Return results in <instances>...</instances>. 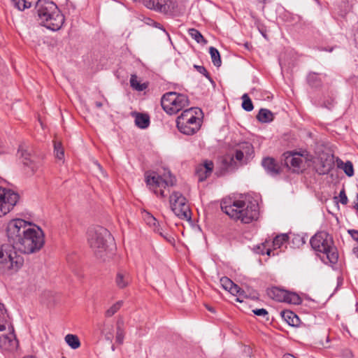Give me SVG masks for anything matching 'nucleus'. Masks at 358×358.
<instances>
[{
    "label": "nucleus",
    "instance_id": "f257e3e1",
    "mask_svg": "<svg viewBox=\"0 0 358 358\" xmlns=\"http://www.w3.org/2000/svg\"><path fill=\"white\" fill-rule=\"evenodd\" d=\"M8 243L0 245V275L13 274L24 264L23 254H33L41 250L45 235L38 226L22 219L10 220L6 229Z\"/></svg>",
    "mask_w": 358,
    "mask_h": 358
},
{
    "label": "nucleus",
    "instance_id": "f03ea898",
    "mask_svg": "<svg viewBox=\"0 0 358 358\" xmlns=\"http://www.w3.org/2000/svg\"><path fill=\"white\" fill-rule=\"evenodd\" d=\"M222 210L235 220L248 224L257 219L259 206L255 201L235 199L224 201L221 204Z\"/></svg>",
    "mask_w": 358,
    "mask_h": 358
},
{
    "label": "nucleus",
    "instance_id": "7ed1b4c3",
    "mask_svg": "<svg viewBox=\"0 0 358 358\" xmlns=\"http://www.w3.org/2000/svg\"><path fill=\"white\" fill-rule=\"evenodd\" d=\"M36 7L41 25L52 31H57L62 27L64 17L54 2L39 1Z\"/></svg>",
    "mask_w": 358,
    "mask_h": 358
},
{
    "label": "nucleus",
    "instance_id": "20e7f679",
    "mask_svg": "<svg viewBox=\"0 0 358 358\" xmlns=\"http://www.w3.org/2000/svg\"><path fill=\"white\" fill-rule=\"evenodd\" d=\"M111 240L108 230L100 226L92 227L87 231V241L96 257L106 260L109 255L108 243Z\"/></svg>",
    "mask_w": 358,
    "mask_h": 358
},
{
    "label": "nucleus",
    "instance_id": "39448f33",
    "mask_svg": "<svg viewBox=\"0 0 358 358\" xmlns=\"http://www.w3.org/2000/svg\"><path fill=\"white\" fill-rule=\"evenodd\" d=\"M145 180L148 188L154 192L155 194L162 198L166 196L163 188L172 187L176 185V178L169 171L164 170L163 175L155 171H146Z\"/></svg>",
    "mask_w": 358,
    "mask_h": 358
},
{
    "label": "nucleus",
    "instance_id": "423d86ee",
    "mask_svg": "<svg viewBox=\"0 0 358 358\" xmlns=\"http://www.w3.org/2000/svg\"><path fill=\"white\" fill-rule=\"evenodd\" d=\"M310 243L313 250L322 252L330 263L337 262L338 255L334 246L333 238L327 232L322 231L315 234Z\"/></svg>",
    "mask_w": 358,
    "mask_h": 358
},
{
    "label": "nucleus",
    "instance_id": "0eeeda50",
    "mask_svg": "<svg viewBox=\"0 0 358 358\" xmlns=\"http://www.w3.org/2000/svg\"><path fill=\"white\" fill-rule=\"evenodd\" d=\"M162 108L169 115H173L189 106V99L183 94L169 92L161 99Z\"/></svg>",
    "mask_w": 358,
    "mask_h": 358
},
{
    "label": "nucleus",
    "instance_id": "6e6552de",
    "mask_svg": "<svg viewBox=\"0 0 358 358\" xmlns=\"http://www.w3.org/2000/svg\"><path fill=\"white\" fill-rule=\"evenodd\" d=\"M170 205L173 213L180 219L189 220L191 213L187 199L179 192H173L170 196Z\"/></svg>",
    "mask_w": 358,
    "mask_h": 358
},
{
    "label": "nucleus",
    "instance_id": "1a4fd4ad",
    "mask_svg": "<svg viewBox=\"0 0 358 358\" xmlns=\"http://www.w3.org/2000/svg\"><path fill=\"white\" fill-rule=\"evenodd\" d=\"M19 199L20 196L17 192L0 187V208L5 215L13 209Z\"/></svg>",
    "mask_w": 358,
    "mask_h": 358
},
{
    "label": "nucleus",
    "instance_id": "9d476101",
    "mask_svg": "<svg viewBox=\"0 0 358 358\" xmlns=\"http://www.w3.org/2000/svg\"><path fill=\"white\" fill-rule=\"evenodd\" d=\"M17 155L24 164L27 173L29 176L34 175L39 168L38 163L36 162L31 155V152L25 145H20Z\"/></svg>",
    "mask_w": 358,
    "mask_h": 358
},
{
    "label": "nucleus",
    "instance_id": "9b49d317",
    "mask_svg": "<svg viewBox=\"0 0 358 358\" xmlns=\"http://www.w3.org/2000/svg\"><path fill=\"white\" fill-rule=\"evenodd\" d=\"M269 295L271 298L280 302H286L294 305H298L301 303L300 296L296 293L289 292L277 287L273 288L270 291Z\"/></svg>",
    "mask_w": 358,
    "mask_h": 358
},
{
    "label": "nucleus",
    "instance_id": "f8f14e48",
    "mask_svg": "<svg viewBox=\"0 0 358 358\" xmlns=\"http://www.w3.org/2000/svg\"><path fill=\"white\" fill-rule=\"evenodd\" d=\"M254 148L249 142L239 143L235 150V158L242 164H247L254 157Z\"/></svg>",
    "mask_w": 358,
    "mask_h": 358
},
{
    "label": "nucleus",
    "instance_id": "ddd939ff",
    "mask_svg": "<svg viewBox=\"0 0 358 358\" xmlns=\"http://www.w3.org/2000/svg\"><path fill=\"white\" fill-rule=\"evenodd\" d=\"M17 347L18 341L14 334V329L11 327V331L8 335L0 336V350L2 352H13Z\"/></svg>",
    "mask_w": 358,
    "mask_h": 358
},
{
    "label": "nucleus",
    "instance_id": "4468645a",
    "mask_svg": "<svg viewBox=\"0 0 358 358\" xmlns=\"http://www.w3.org/2000/svg\"><path fill=\"white\" fill-rule=\"evenodd\" d=\"M143 5L149 9L166 13L173 8L171 0H143Z\"/></svg>",
    "mask_w": 358,
    "mask_h": 358
},
{
    "label": "nucleus",
    "instance_id": "2eb2a0df",
    "mask_svg": "<svg viewBox=\"0 0 358 358\" xmlns=\"http://www.w3.org/2000/svg\"><path fill=\"white\" fill-rule=\"evenodd\" d=\"M176 124L178 130L186 135H192L195 134L199 129L201 126L199 118L196 119L195 121L193 120L190 121L185 120L182 124V126L180 123H178Z\"/></svg>",
    "mask_w": 358,
    "mask_h": 358
},
{
    "label": "nucleus",
    "instance_id": "dca6fc26",
    "mask_svg": "<svg viewBox=\"0 0 358 358\" xmlns=\"http://www.w3.org/2000/svg\"><path fill=\"white\" fill-rule=\"evenodd\" d=\"M213 163L211 161H205L203 164H199L196 169V175L199 181L205 180L212 173Z\"/></svg>",
    "mask_w": 358,
    "mask_h": 358
},
{
    "label": "nucleus",
    "instance_id": "f3484780",
    "mask_svg": "<svg viewBox=\"0 0 358 358\" xmlns=\"http://www.w3.org/2000/svg\"><path fill=\"white\" fill-rule=\"evenodd\" d=\"M262 165L271 176H276L280 173V166L272 157H265L262 159Z\"/></svg>",
    "mask_w": 358,
    "mask_h": 358
},
{
    "label": "nucleus",
    "instance_id": "a211bd4d",
    "mask_svg": "<svg viewBox=\"0 0 358 358\" xmlns=\"http://www.w3.org/2000/svg\"><path fill=\"white\" fill-rule=\"evenodd\" d=\"M131 282V277L127 271H119L115 278V285L119 289H124L127 287Z\"/></svg>",
    "mask_w": 358,
    "mask_h": 358
},
{
    "label": "nucleus",
    "instance_id": "6ab92c4d",
    "mask_svg": "<svg viewBox=\"0 0 358 358\" xmlns=\"http://www.w3.org/2000/svg\"><path fill=\"white\" fill-rule=\"evenodd\" d=\"M222 287L233 295L241 294V289L227 277L220 278Z\"/></svg>",
    "mask_w": 358,
    "mask_h": 358
},
{
    "label": "nucleus",
    "instance_id": "aec40b11",
    "mask_svg": "<svg viewBox=\"0 0 358 358\" xmlns=\"http://www.w3.org/2000/svg\"><path fill=\"white\" fill-rule=\"evenodd\" d=\"M199 110L197 108H189L188 109H186L183 110V112L181 113L180 116L178 117L176 120V124L180 123L182 126V124L185 120L190 121L194 120L195 121L196 119L198 117H196V115L197 114L196 111Z\"/></svg>",
    "mask_w": 358,
    "mask_h": 358
},
{
    "label": "nucleus",
    "instance_id": "412c9836",
    "mask_svg": "<svg viewBox=\"0 0 358 358\" xmlns=\"http://www.w3.org/2000/svg\"><path fill=\"white\" fill-rule=\"evenodd\" d=\"M301 157L302 155L298 152L289 153L285 157V164L287 166H291L293 168L299 169L303 163Z\"/></svg>",
    "mask_w": 358,
    "mask_h": 358
},
{
    "label": "nucleus",
    "instance_id": "4be33fe9",
    "mask_svg": "<svg viewBox=\"0 0 358 358\" xmlns=\"http://www.w3.org/2000/svg\"><path fill=\"white\" fill-rule=\"evenodd\" d=\"M281 316L283 320L292 327H297L300 320L299 317L292 311L284 310L281 312Z\"/></svg>",
    "mask_w": 358,
    "mask_h": 358
},
{
    "label": "nucleus",
    "instance_id": "5701e85b",
    "mask_svg": "<svg viewBox=\"0 0 358 358\" xmlns=\"http://www.w3.org/2000/svg\"><path fill=\"white\" fill-rule=\"evenodd\" d=\"M258 121L262 123H268L273 120V113L266 108H261L257 115Z\"/></svg>",
    "mask_w": 358,
    "mask_h": 358
},
{
    "label": "nucleus",
    "instance_id": "b1692460",
    "mask_svg": "<svg viewBox=\"0 0 358 358\" xmlns=\"http://www.w3.org/2000/svg\"><path fill=\"white\" fill-rule=\"evenodd\" d=\"M136 126L141 129H146L150 124V117L146 114H137L135 118Z\"/></svg>",
    "mask_w": 358,
    "mask_h": 358
},
{
    "label": "nucleus",
    "instance_id": "393cba45",
    "mask_svg": "<svg viewBox=\"0 0 358 358\" xmlns=\"http://www.w3.org/2000/svg\"><path fill=\"white\" fill-rule=\"evenodd\" d=\"M13 6L19 10L29 8L33 4V0H11Z\"/></svg>",
    "mask_w": 358,
    "mask_h": 358
},
{
    "label": "nucleus",
    "instance_id": "a878e982",
    "mask_svg": "<svg viewBox=\"0 0 358 358\" xmlns=\"http://www.w3.org/2000/svg\"><path fill=\"white\" fill-rule=\"evenodd\" d=\"M189 35L196 41L198 43L201 44H206L207 41L204 38L203 35L200 33L199 31L194 28H191L188 29Z\"/></svg>",
    "mask_w": 358,
    "mask_h": 358
},
{
    "label": "nucleus",
    "instance_id": "bb28decb",
    "mask_svg": "<svg viewBox=\"0 0 358 358\" xmlns=\"http://www.w3.org/2000/svg\"><path fill=\"white\" fill-rule=\"evenodd\" d=\"M130 85L133 89L139 92L143 91L148 87L145 83H141L138 80L137 76L134 74L131 76Z\"/></svg>",
    "mask_w": 358,
    "mask_h": 358
},
{
    "label": "nucleus",
    "instance_id": "cd10ccee",
    "mask_svg": "<svg viewBox=\"0 0 358 358\" xmlns=\"http://www.w3.org/2000/svg\"><path fill=\"white\" fill-rule=\"evenodd\" d=\"M64 339L66 343L73 350L78 349L80 346L79 338L76 335L67 334Z\"/></svg>",
    "mask_w": 358,
    "mask_h": 358
},
{
    "label": "nucleus",
    "instance_id": "c85d7f7f",
    "mask_svg": "<svg viewBox=\"0 0 358 358\" xmlns=\"http://www.w3.org/2000/svg\"><path fill=\"white\" fill-rule=\"evenodd\" d=\"M288 235L286 234H282L276 236L273 240V247L275 250L280 248L284 243L288 241Z\"/></svg>",
    "mask_w": 358,
    "mask_h": 358
},
{
    "label": "nucleus",
    "instance_id": "c756f323",
    "mask_svg": "<svg viewBox=\"0 0 358 358\" xmlns=\"http://www.w3.org/2000/svg\"><path fill=\"white\" fill-rule=\"evenodd\" d=\"M209 53L213 64L216 66H220L222 64V61L219 51L214 47H210Z\"/></svg>",
    "mask_w": 358,
    "mask_h": 358
},
{
    "label": "nucleus",
    "instance_id": "7c9ffc66",
    "mask_svg": "<svg viewBox=\"0 0 358 358\" xmlns=\"http://www.w3.org/2000/svg\"><path fill=\"white\" fill-rule=\"evenodd\" d=\"M254 250L257 254L261 255H267L268 256H270L272 250L270 248H267V242L263 243L261 245H256L254 248Z\"/></svg>",
    "mask_w": 358,
    "mask_h": 358
},
{
    "label": "nucleus",
    "instance_id": "2f4dec72",
    "mask_svg": "<svg viewBox=\"0 0 358 358\" xmlns=\"http://www.w3.org/2000/svg\"><path fill=\"white\" fill-rule=\"evenodd\" d=\"M242 99H243V103H242L243 108L245 111H248V112L252 110L254 106H253L252 102L251 99H250L249 96L248 95V94H244L242 96Z\"/></svg>",
    "mask_w": 358,
    "mask_h": 358
},
{
    "label": "nucleus",
    "instance_id": "473e14b6",
    "mask_svg": "<svg viewBox=\"0 0 358 358\" xmlns=\"http://www.w3.org/2000/svg\"><path fill=\"white\" fill-rule=\"evenodd\" d=\"M123 304L122 301H118L110 307L105 313V315L108 317H112L115 314Z\"/></svg>",
    "mask_w": 358,
    "mask_h": 358
},
{
    "label": "nucleus",
    "instance_id": "72a5a7b5",
    "mask_svg": "<svg viewBox=\"0 0 358 358\" xmlns=\"http://www.w3.org/2000/svg\"><path fill=\"white\" fill-rule=\"evenodd\" d=\"M341 164L343 165L341 168L343 169L345 173L349 177L352 176L354 175V168L352 163L350 161H347L345 163L341 162Z\"/></svg>",
    "mask_w": 358,
    "mask_h": 358
},
{
    "label": "nucleus",
    "instance_id": "f704fd0d",
    "mask_svg": "<svg viewBox=\"0 0 358 358\" xmlns=\"http://www.w3.org/2000/svg\"><path fill=\"white\" fill-rule=\"evenodd\" d=\"M54 152L55 157L58 159H62L64 157V149L62 146L61 143L55 142L54 145Z\"/></svg>",
    "mask_w": 358,
    "mask_h": 358
},
{
    "label": "nucleus",
    "instance_id": "c9c22d12",
    "mask_svg": "<svg viewBox=\"0 0 358 358\" xmlns=\"http://www.w3.org/2000/svg\"><path fill=\"white\" fill-rule=\"evenodd\" d=\"M308 82L313 87H317L320 85V80H319L318 75L315 73H310L308 74Z\"/></svg>",
    "mask_w": 358,
    "mask_h": 358
},
{
    "label": "nucleus",
    "instance_id": "e433bc0d",
    "mask_svg": "<svg viewBox=\"0 0 358 358\" xmlns=\"http://www.w3.org/2000/svg\"><path fill=\"white\" fill-rule=\"evenodd\" d=\"M333 162L332 159H327L325 162L322 163L323 170L320 171V174H325L328 173L333 167Z\"/></svg>",
    "mask_w": 358,
    "mask_h": 358
},
{
    "label": "nucleus",
    "instance_id": "4c0bfd02",
    "mask_svg": "<svg viewBox=\"0 0 358 358\" xmlns=\"http://www.w3.org/2000/svg\"><path fill=\"white\" fill-rule=\"evenodd\" d=\"M124 331L121 329L120 325L118 324L117 327V333H116V338H115L116 342H117L120 344L122 343L123 341H124Z\"/></svg>",
    "mask_w": 358,
    "mask_h": 358
},
{
    "label": "nucleus",
    "instance_id": "58836bf2",
    "mask_svg": "<svg viewBox=\"0 0 358 358\" xmlns=\"http://www.w3.org/2000/svg\"><path fill=\"white\" fill-rule=\"evenodd\" d=\"M252 313L257 316L266 317L267 320L268 319V313L264 308L254 309V310H252Z\"/></svg>",
    "mask_w": 358,
    "mask_h": 358
},
{
    "label": "nucleus",
    "instance_id": "ea45409f",
    "mask_svg": "<svg viewBox=\"0 0 358 358\" xmlns=\"http://www.w3.org/2000/svg\"><path fill=\"white\" fill-rule=\"evenodd\" d=\"M145 219L146 220L148 224H149L150 226H152L155 227L158 224L157 220L149 213H146V217Z\"/></svg>",
    "mask_w": 358,
    "mask_h": 358
},
{
    "label": "nucleus",
    "instance_id": "a19ab883",
    "mask_svg": "<svg viewBox=\"0 0 358 358\" xmlns=\"http://www.w3.org/2000/svg\"><path fill=\"white\" fill-rule=\"evenodd\" d=\"M339 198H340V202L342 204L346 205L348 203V197H347V195L345 194V191L344 189L341 190V192L339 193Z\"/></svg>",
    "mask_w": 358,
    "mask_h": 358
},
{
    "label": "nucleus",
    "instance_id": "79ce46f5",
    "mask_svg": "<svg viewBox=\"0 0 358 358\" xmlns=\"http://www.w3.org/2000/svg\"><path fill=\"white\" fill-rule=\"evenodd\" d=\"M348 233L350 235L354 241L358 243V230L348 229Z\"/></svg>",
    "mask_w": 358,
    "mask_h": 358
},
{
    "label": "nucleus",
    "instance_id": "37998d69",
    "mask_svg": "<svg viewBox=\"0 0 358 358\" xmlns=\"http://www.w3.org/2000/svg\"><path fill=\"white\" fill-rule=\"evenodd\" d=\"M159 235L164 238L167 241L171 243L173 241H174V238L172 237V236L168 233L164 231V232H159Z\"/></svg>",
    "mask_w": 358,
    "mask_h": 358
},
{
    "label": "nucleus",
    "instance_id": "c03bdc74",
    "mask_svg": "<svg viewBox=\"0 0 358 358\" xmlns=\"http://www.w3.org/2000/svg\"><path fill=\"white\" fill-rule=\"evenodd\" d=\"M94 165L97 168V169H99V171L101 172L103 177L107 176L106 173L104 171L103 167L97 161L94 162Z\"/></svg>",
    "mask_w": 358,
    "mask_h": 358
},
{
    "label": "nucleus",
    "instance_id": "a18cd8bd",
    "mask_svg": "<svg viewBox=\"0 0 358 358\" xmlns=\"http://www.w3.org/2000/svg\"><path fill=\"white\" fill-rule=\"evenodd\" d=\"M293 243H297L298 246L304 244L303 238L299 236H295L293 238Z\"/></svg>",
    "mask_w": 358,
    "mask_h": 358
},
{
    "label": "nucleus",
    "instance_id": "49530a36",
    "mask_svg": "<svg viewBox=\"0 0 358 358\" xmlns=\"http://www.w3.org/2000/svg\"><path fill=\"white\" fill-rule=\"evenodd\" d=\"M195 68L197 69V70L199 71V73H201V74H203L206 77H208V73L207 70L205 69V67H203L202 66H195Z\"/></svg>",
    "mask_w": 358,
    "mask_h": 358
},
{
    "label": "nucleus",
    "instance_id": "de8ad7c7",
    "mask_svg": "<svg viewBox=\"0 0 358 358\" xmlns=\"http://www.w3.org/2000/svg\"><path fill=\"white\" fill-rule=\"evenodd\" d=\"M154 231L155 232L158 233L159 234V232H164V230L159 226L158 224L155 227Z\"/></svg>",
    "mask_w": 358,
    "mask_h": 358
},
{
    "label": "nucleus",
    "instance_id": "09e8293b",
    "mask_svg": "<svg viewBox=\"0 0 358 358\" xmlns=\"http://www.w3.org/2000/svg\"><path fill=\"white\" fill-rule=\"evenodd\" d=\"M354 208L357 210V211L358 212V194H357V196H356V200L355 201V205H354Z\"/></svg>",
    "mask_w": 358,
    "mask_h": 358
},
{
    "label": "nucleus",
    "instance_id": "8fccbe9b",
    "mask_svg": "<svg viewBox=\"0 0 358 358\" xmlns=\"http://www.w3.org/2000/svg\"><path fill=\"white\" fill-rule=\"evenodd\" d=\"M6 329V325L0 323V331H3Z\"/></svg>",
    "mask_w": 358,
    "mask_h": 358
},
{
    "label": "nucleus",
    "instance_id": "3c124183",
    "mask_svg": "<svg viewBox=\"0 0 358 358\" xmlns=\"http://www.w3.org/2000/svg\"><path fill=\"white\" fill-rule=\"evenodd\" d=\"M353 253L358 258V247L353 249Z\"/></svg>",
    "mask_w": 358,
    "mask_h": 358
},
{
    "label": "nucleus",
    "instance_id": "603ef678",
    "mask_svg": "<svg viewBox=\"0 0 358 358\" xmlns=\"http://www.w3.org/2000/svg\"><path fill=\"white\" fill-rule=\"evenodd\" d=\"M256 1L260 3L265 4V3H268L270 0H256Z\"/></svg>",
    "mask_w": 358,
    "mask_h": 358
},
{
    "label": "nucleus",
    "instance_id": "864d4df0",
    "mask_svg": "<svg viewBox=\"0 0 358 358\" xmlns=\"http://www.w3.org/2000/svg\"><path fill=\"white\" fill-rule=\"evenodd\" d=\"M3 310H5V311H6V310H5V307H4V305H3V303H0V311H1V312H3Z\"/></svg>",
    "mask_w": 358,
    "mask_h": 358
},
{
    "label": "nucleus",
    "instance_id": "5fc2aeb1",
    "mask_svg": "<svg viewBox=\"0 0 358 358\" xmlns=\"http://www.w3.org/2000/svg\"><path fill=\"white\" fill-rule=\"evenodd\" d=\"M206 308H207V309H208L209 311H210V312H212V313H215V309H214L213 308H212V307H209V306H206Z\"/></svg>",
    "mask_w": 358,
    "mask_h": 358
},
{
    "label": "nucleus",
    "instance_id": "6e6d98bb",
    "mask_svg": "<svg viewBox=\"0 0 358 358\" xmlns=\"http://www.w3.org/2000/svg\"><path fill=\"white\" fill-rule=\"evenodd\" d=\"M23 358H36V357H34V356L28 355V356H25V357H24Z\"/></svg>",
    "mask_w": 358,
    "mask_h": 358
},
{
    "label": "nucleus",
    "instance_id": "4d7b16f0",
    "mask_svg": "<svg viewBox=\"0 0 358 358\" xmlns=\"http://www.w3.org/2000/svg\"><path fill=\"white\" fill-rule=\"evenodd\" d=\"M96 105L97 107H101L102 106V103H100V102H96Z\"/></svg>",
    "mask_w": 358,
    "mask_h": 358
},
{
    "label": "nucleus",
    "instance_id": "13d9d810",
    "mask_svg": "<svg viewBox=\"0 0 358 358\" xmlns=\"http://www.w3.org/2000/svg\"><path fill=\"white\" fill-rule=\"evenodd\" d=\"M4 215H5L3 214V213L1 210V208H0V217H1L2 216H4Z\"/></svg>",
    "mask_w": 358,
    "mask_h": 358
},
{
    "label": "nucleus",
    "instance_id": "bf43d9fd",
    "mask_svg": "<svg viewBox=\"0 0 358 358\" xmlns=\"http://www.w3.org/2000/svg\"><path fill=\"white\" fill-rule=\"evenodd\" d=\"M157 27L159 28V29H163L162 27H161V25L159 24H157V25H156Z\"/></svg>",
    "mask_w": 358,
    "mask_h": 358
},
{
    "label": "nucleus",
    "instance_id": "052dcab7",
    "mask_svg": "<svg viewBox=\"0 0 358 358\" xmlns=\"http://www.w3.org/2000/svg\"><path fill=\"white\" fill-rule=\"evenodd\" d=\"M111 336H112L111 335H110V336H106V338H107L108 339H110V338H111Z\"/></svg>",
    "mask_w": 358,
    "mask_h": 358
},
{
    "label": "nucleus",
    "instance_id": "680f3d73",
    "mask_svg": "<svg viewBox=\"0 0 358 358\" xmlns=\"http://www.w3.org/2000/svg\"><path fill=\"white\" fill-rule=\"evenodd\" d=\"M348 354L350 357H352V352H349Z\"/></svg>",
    "mask_w": 358,
    "mask_h": 358
},
{
    "label": "nucleus",
    "instance_id": "e2e57ef3",
    "mask_svg": "<svg viewBox=\"0 0 358 358\" xmlns=\"http://www.w3.org/2000/svg\"><path fill=\"white\" fill-rule=\"evenodd\" d=\"M62 358H66V357H62Z\"/></svg>",
    "mask_w": 358,
    "mask_h": 358
}]
</instances>
